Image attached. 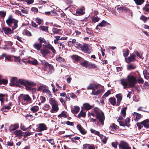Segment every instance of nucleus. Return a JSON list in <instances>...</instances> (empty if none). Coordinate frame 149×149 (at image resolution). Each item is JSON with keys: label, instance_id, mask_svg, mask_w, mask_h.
<instances>
[{"label": "nucleus", "instance_id": "f257e3e1", "mask_svg": "<svg viewBox=\"0 0 149 149\" xmlns=\"http://www.w3.org/2000/svg\"><path fill=\"white\" fill-rule=\"evenodd\" d=\"M10 84L11 86H19L20 85L24 86L27 91H32L33 92L36 90V88L32 87L36 85V83L28 80L18 79L16 77H13L10 80Z\"/></svg>", "mask_w": 149, "mask_h": 149}, {"label": "nucleus", "instance_id": "f03ea898", "mask_svg": "<svg viewBox=\"0 0 149 149\" xmlns=\"http://www.w3.org/2000/svg\"><path fill=\"white\" fill-rule=\"evenodd\" d=\"M127 79H123L120 80L121 84L123 86L124 88H129L134 86L136 82V79L133 75H129Z\"/></svg>", "mask_w": 149, "mask_h": 149}, {"label": "nucleus", "instance_id": "7ed1b4c3", "mask_svg": "<svg viewBox=\"0 0 149 149\" xmlns=\"http://www.w3.org/2000/svg\"><path fill=\"white\" fill-rule=\"evenodd\" d=\"M6 22L8 25L11 27L13 30L16 29L18 26V21L14 19L11 15L8 17Z\"/></svg>", "mask_w": 149, "mask_h": 149}, {"label": "nucleus", "instance_id": "20e7f679", "mask_svg": "<svg viewBox=\"0 0 149 149\" xmlns=\"http://www.w3.org/2000/svg\"><path fill=\"white\" fill-rule=\"evenodd\" d=\"M94 112L96 113V116L99 121L101 122V124H104V116L103 113H101L99 109L96 108L94 109Z\"/></svg>", "mask_w": 149, "mask_h": 149}, {"label": "nucleus", "instance_id": "39448f33", "mask_svg": "<svg viewBox=\"0 0 149 149\" xmlns=\"http://www.w3.org/2000/svg\"><path fill=\"white\" fill-rule=\"evenodd\" d=\"M18 100L22 104L25 103V102H30L31 98L28 95H24L21 94L18 97Z\"/></svg>", "mask_w": 149, "mask_h": 149}, {"label": "nucleus", "instance_id": "423d86ee", "mask_svg": "<svg viewBox=\"0 0 149 149\" xmlns=\"http://www.w3.org/2000/svg\"><path fill=\"white\" fill-rule=\"evenodd\" d=\"M118 146L119 149H131L128 143L123 141H120Z\"/></svg>", "mask_w": 149, "mask_h": 149}, {"label": "nucleus", "instance_id": "0eeeda50", "mask_svg": "<svg viewBox=\"0 0 149 149\" xmlns=\"http://www.w3.org/2000/svg\"><path fill=\"white\" fill-rule=\"evenodd\" d=\"M47 128V126L44 123H40L39 124V126L36 129L38 132H41L42 131L46 130Z\"/></svg>", "mask_w": 149, "mask_h": 149}, {"label": "nucleus", "instance_id": "6e6552de", "mask_svg": "<svg viewBox=\"0 0 149 149\" xmlns=\"http://www.w3.org/2000/svg\"><path fill=\"white\" fill-rule=\"evenodd\" d=\"M89 45L87 44H84L81 47V50L84 52L89 54L91 51L89 48Z\"/></svg>", "mask_w": 149, "mask_h": 149}, {"label": "nucleus", "instance_id": "1a4fd4ad", "mask_svg": "<svg viewBox=\"0 0 149 149\" xmlns=\"http://www.w3.org/2000/svg\"><path fill=\"white\" fill-rule=\"evenodd\" d=\"M2 29L4 33L7 35L13 33L14 30L13 29V28L11 29L9 27H4L2 28Z\"/></svg>", "mask_w": 149, "mask_h": 149}, {"label": "nucleus", "instance_id": "9d476101", "mask_svg": "<svg viewBox=\"0 0 149 149\" xmlns=\"http://www.w3.org/2000/svg\"><path fill=\"white\" fill-rule=\"evenodd\" d=\"M100 85L95 84H91L87 87V90H93L95 88L96 89H98L100 88Z\"/></svg>", "mask_w": 149, "mask_h": 149}, {"label": "nucleus", "instance_id": "9b49d317", "mask_svg": "<svg viewBox=\"0 0 149 149\" xmlns=\"http://www.w3.org/2000/svg\"><path fill=\"white\" fill-rule=\"evenodd\" d=\"M136 55L133 54H131L130 57L127 58H125V60L126 62L127 63H129L131 62H132L133 61L135 60V57Z\"/></svg>", "mask_w": 149, "mask_h": 149}, {"label": "nucleus", "instance_id": "f8f14e48", "mask_svg": "<svg viewBox=\"0 0 149 149\" xmlns=\"http://www.w3.org/2000/svg\"><path fill=\"white\" fill-rule=\"evenodd\" d=\"M43 46L51 50L53 54H55L56 53V50L55 49L54 47L50 44H47L46 45V44L45 43L43 45Z\"/></svg>", "mask_w": 149, "mask_h": 149}, {"label": "nucleus", "instance_id": "ddd939ff", "mask_svg": "<svg viewBox=\"0 0 149 149\" xmlns=\"http://www.w3.org/2000/svg\"><path fill=\"white\" fill-rule=\"evenodd\" d=\"M40 53L42 55L43 57H45L50 52V51L45 47L40 50Z\"/></svg>", "mask_w": 149, "mask_h": 149}, {"label": "nucleus", "instance_id": "4468645a", "mask_svg": "<svg viewBox=\"0 0 149 149\" xmlns=\"http://www.w3.org/2000/svg\"><path fill=\"white\" fill-rule=\"evenodd\" d=\"M97 90H96V89L95 88L93 89L92 91L91 94L94 95H97L100 94L103 91V89L102 88H100H100L96 89Z\"/></svg>", "mask_w": 149, "mask_h": 149}, {"label": "nucleus", "instance_id": "2eb2a0df", "mask_svg": "<svg viewBox=\"0 0 149 149\" xmlns=\"http://www.w3.org/2000/svg\"><path fill=\"white\" fill-rule=\"evenodd\" d=\"M12 105V103L11 102H10L8 105H5L2 107L1 110L3 111H7L8 110L10 109V107Z\"/></svg>", "mask_w": 149, "mask_h": 149}, {"label": "nucleus", "instance_id": "dca6fc26", "mask_svg": "<svg viewBox=\"0 0 149 149\" xmlns=\"http://www.w3.org/2000/svg\"><path fill=\"white\" fill-rule=\"evenodd\" d=\"M80 109V108L78 106H75L73 108H72L71 111L73 113L76 114L79 111Z\"/></svg>", "mask_w": 149, "mask_h": 149}, {"label": "nucleus", "instance_id": "f3484780", "mask_svg": "<svg viewBox=\"0 0 149 149\" xmlns=\"http://www.w3.org/2000/svg\"><path fill=\"white\" fill-rule=\"evenodd\" d=\"M77 127L78 128V130L82 134H85L86 133V132L80 125H77Z\"/></svg>", "mask_w": 149, "mask_h": 149}, {"label": "nucleus", "instance_id": "a211bd4d", "mask_svg": "<svg viewBox=\"0 0 149 149\" xmlns=\"http://www.w3.org/2000/svg\"><path fill=\"white\" fill-rule=\"evenodd\" d=\"M116 97L117 99V102L116 105L118 106L119 105L120 102L122 100V95L120 94H118L116 95Z\"/></svg>", "mask_w": 149, "mask_h": 149}, {"label": "nucleus", "instance_id": "6ab92c4d", "mask_svg": "<svg viewBox=\"0 0 149 149\" xmlns=\"http://www.w3.org/2000/svg\"><path fill=\"white\" fill-rule=\"evenodd\" d=\"M52 106V108L50 110L51 112L54 113L55 112H57L58 111L59 108L58 106V104Z\"/></svg>", "mask_w": 149, "mask_h": 149}, {"label": "nucleus", "instance_id": "aec40b11", "mask_svg": "<svg viewBox=\"0 0 149 149\" xmlns=\"http://www.w3.org/2000/svg\"><path fill=\"white\" fill-rule=\"evenodd\" d=\"M33 47L37 50H40L41 49L42 45V44H41L39 42H36L33 45Z\"/></svg>", "mask_w": 149, "mask_h": 149}, {"label": "nucleus", "instance_id": "412c9836", "mask_svg": "<svg viewBox=\"0 0 149 149\" xmlns=\"http://www.w3.org/2000/svg\"><path fill=\"white\" fill-rule=\"evenodd\" d=\"M90 131L91 133L94 134L95 135L98 136L101 139L103 138V135L102 134H100L99 132L96 131L92 129H91Z\"/></svg>", "mask_w": 149, "mask_h": 149}, {"label": "nucleus", "instance_id": "4be33fe9", "mask_svg": "<svg viewBox=\"0 0 149 149\" xmlns=\"http://www.w3.org/2000/svg\"><path fill=\"white\" fill-rule=\"evenodd\" d=\"M19 127L18 124L11 125L10 127V131H11L18 129L19 128Z\"/></svg>", "mask_w": 149, "mask_h": 149}, {"label": "nucleus", "instance_id": "5701e85b", "mask_svg": "<svg viewBox=\"0 0 149 149\" xmlns=\"http://www.w3.org/2000/svg\"><path fill=\"white\" fill-rule=\"evenodd\" d=\"M45 65L46 66H48L49 67V69L51 72H53L54 71V67L52 65L49 64L47 62L44 61Z\"/></svg>", "mask_w": 149, "mask_h": 149}, {"label": "nucleus", "instance_id": "b1692460", "mask_svg": "<svg viewBox=\"0 0 149 149\" xmlns=\"http://www.w3.org/2000/svg\"><path fill=\"white\" fill-rule=\"evenodd\" d=\"M14 134L17 136L20 137L23 135V132L20 130H17L15 131Z\"/></svg>", "mask_w": 149, "mask_h": 149}, {"label": "nucleus", "instance_id": "393cba45", "mask_svg": "<svg viewBox=\"0 0 149 149\" xmlns=\"http://www.w3.org/2000/svg\"><path fill=\"white\" fill-rule=\"evenodd\" d=\"M27 62L29 63L32 64L34 65H36L38 63L37 60L35 59H33L32 60H29L27 61Z\"/></svg>", "mask_w": 149, "mask_h": 149}, {"label": "nucleus", "instance_id": "a878e982", "mask_svg": "<svg viewBox=\"0 0 149 149\" xmlns=\"http://www.w3.org/2000/svg\"><path fill=\"white\" fill-rule=\"evenodd\" d=\"M149 120H145L143 121V126L147 128H149Z\"/></svg>", "mask_w": 149, "mask_h": 149}, {"label": "nucleus", "instance_id": "bb28decb", "mask_svg": "<svg viewBox=\"0 0 149 149\" xmlns=\"http://www.w3.org/2000/svg\"><path fill=\"white\" fill-rule=\"evenodd\" d=\"M84 108L87 110H89L92 109L93 106L90 105L89 104L86 103L83 104Z\"/></svg>", "mask_w": 149, "mask_h": 149}, {"label": "nucleus", "instance_id": "cd10ccee", "mask_svg": "<svg viewBox=\"0 0 149 149\" xmlns=\"http://www.w3.org/2000/svg\"><path fill=\"white\" fill-rule=\"evenodd\" d=\"M119 127H118L114 123L112 124L109 127V129L111 131L114 130L117 128H118Z\"/></svg>", "mask_w": 149, "mask_h": 149}, {"label": "nucleus", "instance_id": "c85d7f7f", "mask_svg": "<svg viewBox=\"0 0 149 149\" xmlns=\"http://www.w3.org/2000/svg\"><path fill=\"white\" fill-rule=\"evenodd\" d=\"M56 60L58 62L61 63H64L65 61V59L60 56L56 57Z\"/></svg>", "mask_w": 149, "mask_h": 149}, {"label": "nucleus", "instance_id": "c756f323", "mask_svg": "<svg viewBox=\"0 0 149 149\" xmlns=\"http://www.w3.org/2000/svg\"><path fill=\"white\" fill-rule=\"evenodd\" d=\"M137 5L140 6L143 4L145 0H133Z\"/></svg>", "mask_w": 149, "mask_h": 149}, {"label": "nucleus", "instance_id": "7c9ffc66", "mask_svg": "<svg viewBox=\"0 0 149 149\" xmlns=\"http://www.w3.org/2000/svg\"><path fill=\"white\" fill-rule=\"evenodd\" d=\"M136 68V65L134 64H131L127 66V69L128 70L134 69Z\"/></svg>", "mask_w": 149, "mask_h": 149}, {"label": "nucleus", "instance_id": "2f4dec72", "mask_svg": "<svg viewBox=\"0 0 149 149\" xmlns=\"http://www.w3.org/2000/svg\"><path fill=\"white\" fill-rule=\"evenodd\" d=\"M49 102L51 106H52L58 104V103L54 99L50 98L49 100Z\"/></svg>", "mask_w": 149, "mask_h": 149}, {"label": "nucleus", "instance_id": "473e14b6", "mask_svg": "<svg viewBox=\"0 0 149 149\" xmlns=\"http://www.w3.org/2000/svg\"><path fill=\"white\" fill-rule=\"evenodd\" d=\"M85 13V12L82 9H80L77 10L74 15H83Z\"/></svg>", "mask_w": 149, "mask_h": 149}, {"label": "nucleus", "instance_id": "72a5a7b5", "mask_svg": "<svg viewBox=\"0 0 149 149\" xmlns=\"http://www.w3.org/2000/svg\"><path fill=\"white\" fill-rule=\"evenodd\" d=\"M58 117L60 118L62 117L66 118L67 117L66 112L65 111H62L60 114L58 116Z\"/></svg>", "mask_w": 149, "mask_h": 149}, {"label": "nucleus", "instance_id": "f704fd0d", "mask_svg": "<svg viewBox=\"0 0 149 149\" xmlns=\"http://www.w3.org/2000/svg\"><path fill=\"white\" fill-rule=\"evenodd\" d=\"M47 88V87L44 86H40L37 89L38 91H42L43 93L45 90Z\"/></svg>", "mask_w": 149, "mask_h": 149}, {"label": "nucleus", "instance_id": "c9c22d12", "mask_svg": "<svg viewBox=\"0 0 149 149\" xmlns=\"http://www.w3.org/2000/svg\"><path fill=\"white\" fill-rule=\"evenodd\" d=\"M109 102L113 105L116 104V99L114 98L111 97L109 99Z\"/></svg>", "mask_w": 149, "mask_h": 149}, {"label": "nucleus", "instance_id": "e433bc0d", "mask_svg": "<svg viewBox=\"0 0 149 149\" xmlns=\"http://www.w3.org/2000/svg\"><path fill=\"white\" fill-rule=\"evenodd\" d=\"M89 63L87 61H85L82 62L81 64L82 66L87 68L88 67Z\"/></svg>", "mask_w": 149, "mask_h": 149}, {"label": "nucleus", "instance_id": "4c0bfd02", "mask_svg": "<svg viewBox=\"0 0 149 149\" xmlns=\"http://www.w3.org/2000/svg\"><path fill=\"white\" fill-rule=\"evenodd\" d=\"M143 74L145 78L148 79H149V73L146 70H145L143 71Z\"/></svg>", "mask_w": 149, "mask_h": 149}, {"label": "nucleus", "instance_id": "58836bf2", "mask_svg": "<svg viewBox=\"0 0 149 149\" xmlns=\"http://www.w3.org/2000/svg\"><path fill=\"white\" fill-rule=\"evenodd\" d=\"M39 109V107L38 106H35L32 107L31 108V110L33 112L37 111Z\"/></svg>", "mask_w": 149, "mask_h": 149}, {"label": "nucleus", "instance_id": "ea45409f", "mask_svg": "<svg viewBox=\"0 0 149 149\" xmlns=\"http://www.w3.org/2000/svg\"><path fill=\"white\" fill-rule=\"evenodd\" d=\"M123 119V117L120 116L117 119V121L118 122L119 124L121 126H125V125L124 123H123L120 120Z\"/></svg>", "mask_w": 149, "mask_h": 149}, {"label": "nucleus", "instance_id": "a19ab883", "mask_svg": "<svg viewBox=\"0 0 149 149\" xmlns=\"http://www.w3.org/2000/svg\"><path fill=\"white\" fill-rule=\"evenodd\" d=\"M44 93H46L47 95L48 96V97H52V95L51 93V92L47 88L45 90L44 92Z\"/></svg>", "mask_w": 149, "mask_h": 149}, {"label": "nucleus", "instance_id": "79ce46f5", "mask_svg": "<svg viewBox=\"0 0 149 149\" xmlns=\"http://www.w3.org/2000/svg\"><path fill=\"white\" fill-rule=\"evenodd\" d=\"M38 40L39 41V43H40L41 44H42L43 43H44V44L45 43L46 45L47 44V43L46 40L40 37L38 39Z\"/></svg>", "mask_w": 149, "mask_h": 149}, {"label": "nucleus", "instance_id": "37998d69", "mask_svg": "<svg viewBox=\"0 0 149 149\" xmlns=\"http://www.w3.org/2000/svg\"><path fill=\"white\" fill-rule=\"evenodd\" d=\"M61 30V29H59L55 28H53L52 29V31L54 34H59Z\"/></svg>", "mask_w": 149, "mask_h": 149}, {"label": "nucleus", "instance_id": "c03bdc74", "mask_svg": "<svg viewBox=\"0 0 149 149\" xmlns=\"http://www.w3.org/2000/svg\"><path fill=\"white\" fill-rule=\"evenodd\" d=\"M58 45L59 46V48L62 50H65V45L61 42H58Z\"/></svg>", "mask_w": 149, "mask_h": 149}, {"label": "nucleus", "instance_id": "a18cd8bd", "mask_svg": "<svg viewBox=\"0 0 149 149\" xmlns=\"http://www.w3.org/2000/svg\"><path fill=\"white\" fill-rule=\"evenodd\" d=\"M143 10L147 12H149V4H147L145 5L144 6L143 8Z\"/></svg>", "mask_w": 149, "mask_h": 149}, {"label": "nucleus", "instance_id": "49530a36", "mask_svg": "<svg viewBox=\"0 0 149 149\" xmlns=\"http://www.w3.org/2000/svg\"><path fill=\"white\" fill-rule=\"evenodd\" d=\"M8 83L7 80L5 79H0V85L1 84L6 85Z\"/></svg>", "mask_w": 149, "mask_h": 149}, {"label": "nucleus", "instance_id": "de8ad7c7", "mask_svg": "<svg viewBox=\"0 0 149 149\" xmlns=\"http://www.w3.org/2000/svg\"><path fill=\"white\" fill-rule=\"evenodd\" d=\"M107 25V22L104 20H103L102 21L101 23H99L98 26H99L100 27H105Z\"/></svg>", "mask_w": 149, "mask_h": 149}, {"label": "nucleus", "instance_id": "09e8293b", "mask_svg": "<svg viewBox=\"0 0 149 149\" xmlns=\"http://www.w3.org/2000/svg\"><path fill=\"white\" fill-rule=\"evenodd\" d=\"M127 109V107H126L123 108L122 109L121 113L124 117H125L126 115V111Z\"/></svg>", "mask_w": 149, "mask_h": 149}, {"label": "nucleus", "instance_id": "8fccbe9b", "mask_svg": "<svg viewBox=\"0 0 149 149\" xmlns=\"http://www.w3.org/2000/svg\"><path fill=\"white\" fill-rule=\"evenodd\" d=\"M20 1H23L26 2L28 5L32 4L34 2V0H19Z\"/></svg>", "mask_w": 149, "mask_h": 149}, {"label": "nucleus", "instance_id": "3c124183", "mask_svg": "<svg viewBox=\"0 0 149 149\" xmlns=\"http://www.w3.org/2000/svg\"><path fill=\"white\" fill-rule=\"evenodd\" d=\"M86 113L81 111L78 115L79 118L85 117L86 116Z\"/></svg>", "mask_w": 149, "mask_h": 149}, {"label": "nucleus", "instance_id": "603ef678", "mask_svg": "<svg viewBox=\"0 0 149 149\" xmlns=\"http://www.w3.org/2000/svg\"><path fill=\"white\" fill-rule=\"evenodd\" d=\"M50 107V106L47 104H45L43 107V109L44 110L47 111L48 110Z\"/></svg>", "mask_w": 149, "mask_h": 149}, {"label": "nucleus", "instance_id": "864d4df0", "mask_svg": "<svg viewBox=\"0 0 149 149\" xmlns=\"http://www.w3.org/2000/svg\"><path fill=\"white\" fill-rule=\"evenodd\" d=\"M25 117L27 119H29V120L34 119L33 116L31 115L27 114L26 116Z\"/></svg>", "mask_w": 149, "mask_h": 149}, {"label": "nucleus", "instance_id": "5fc2aeb1", "mask_svg": "<svg viewBox=\"0 0 149 149\" xmlns=\"http://www.w3.org/2000/svg\"><path fill=\"white\" fill-rule=\"evenodd\" d=\"M89 68H96V65L94 64H92L91 63H89Z\"/></svg>", "mask_w": 149, "mask_h": 149}, {"label": "nucleus", "instance_id": "6e6d98bb", "mask_svg": "<svg viewBox=\"0 0 149 149\" xmlns=\"http://www.w3.org/2000/svg\"><path fill=\"white\" fill-rule=\"evenodd\" d=\"M130 119L129 118H127L125 120V123L124 124L125 126H128L129 125V123L130 122Z\"/></svg>", "mask_w": 149, "mask_h": 149}, {"label": "nucleus", "instance_id": "4d7b16f0", "mask_svg": "<svg viewBox=\"0 0 149 149\" xmlns=\"http://www.w3.org/2000/svg\"><path fill=\"white\" fill-rule=\"evenodd\" d=\"M137 125L139 129H141L143 126V121L140 123H137Z\"/></svg>", "mask_w": 149, "mask_h": 149}, {"label": "nucleus", "instance_id": "13d9d810", "mask_svg": "<svg viewBox=\"0 0 149 149\" xmlns=\"http://www.w3.org/2000/svg\"><path fill=\"white\" fill-rule=\"evenodd\" d=\"M36 21L37 24H38V25H40L41 24L42 21V20L39 18H37L36 19Z\"/></svg>", "mask_w": 149, "mask_h": 149}, {"label": "nucleus", "instance_id": "bf43d9fd", "mask_svg": "<svg viewBox=\"0 0 149 149\" xmlns=\"http://www.w3.org/2000/svg\"><path fill=\"white\" fill-rule=\"evenodd\" d=\"M13 141H8L7 142L6 146H13Z\"/></svg>", "mask_w": 149, "mask_h": 149}, {"label": "nucleus", "instance_id": "052dcab7", "mask_svg": "<svg viewBox=\"0 0 149 149\" xmlns=\"http://www.w3.org/2000/svg\"><path fill=\"white\" fill-rule=\"evenodd\" d=\"M20 10L23 13L28 14L29 13L27 10L26 9L24 8L23 9H21Z\"/></svg>", "mask_w": 149, "mask_h": 149}, {"label": "nucleus", "instance_id": "680f3d73", "mask_svg": "<svg viewBox=\"0 0 149 149\" xmlns=\"http://www.w3.org/2000/svg\"><path fill=\"white\" fill-rule=\"evenodd\" d=\"M5 57L6 59L8 61H11V56L7 55L5 54Z\"/></svg>", "mask_w": 149, "mask_h": 149}, {"label": "nucleus", "instance_id": "e2e57ef3", "mask_svg": "<svg viewBox=\"0 0 149 149\" xmlns=\"http://www.w3.org/2000/svg\"><path fill=\"white\" fill-rule=\"evenodd\" d=\"M71 57L76 61L78 60L79 59V56L77 55H73L71 56Z\"/></svg>", "mask_w": 149, "mask_h": 149}, {"label": "nucleus", "instance_id": "0e129e2a", "mask_svg": "<svg viewBox=\"0 0 149 149\" xmlns=\"http://www.w3.org/2000/svg\"><path fill=\"white\" fill-rule=\"evenodd\" d=\"M100 19V17H94L93 19V21L94 22H98Z\"/></svg>", "mask_w": 149, "mask_h": 149}, {"label": "nucleus", "instance_id": "69168bd1", "mask_svg": "<svg viewBox=\"0 0 149 149\" xmlns=\"http://www.w3.org/2000/svg\"><path fill=\"white\" fill-rule=\"evenodd\" d=\"M86 31L87 33L88 34L91 35H93V33L89 29L87 28H86Z\"/></svg>", "mask_w": 149, "mask_h": 149}, {"label": "nucleus", "instance_id": "338daca9", "mask_svg": "<svg viewBox=\"0 0 149 149\" xmlns=\"http://www.w3.org/2000/svg\"><path fill=\"white\" fill-rule=\"evenodd\" d=\"M111 94V92L110 90H108L104 94L103 97L104 96L106 97H107Z\"/></svg>", "mask_w": 149, "mask_h": 149}, {"label": "nucleus", "instance_id": "774afa93", "mask_svg": "<svg viewBox=\"0 0 149 149\" xmlns=\"http://www.w3.org/2000/svg\"><path fill=\"white\" fill-rule=\"evenodd\" d=\"M50 12L51 15H56V10L55 9H54L52 10Z\"/></svg>", "mask_w": 149, "mask_h": 149}]
</instances>
